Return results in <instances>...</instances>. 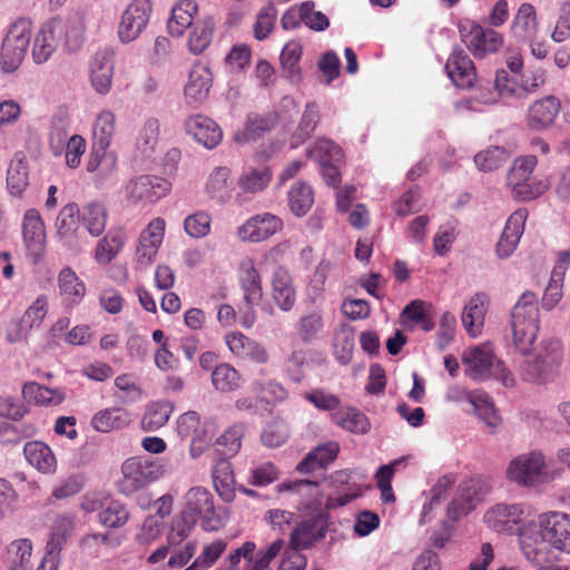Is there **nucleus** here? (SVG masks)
I'll use <instances>...</instances> for the list:
<instances>
[{
    "mask_svg": "<svg viewBox=\"0 0 570 570\" xmlns=\"http://www.w3.org/2000/svg\"><path fill=\"white\" fill-rule=\"evenodd\" d=\"M212 476L215 490L220 499L225 502H233L236 493L230 462L226 459L219 460L213 469Z\"/></svg>",
    "mask_w": 570,
    "mask_h": 570,
    "instance_id": "nucleus-42",
    "label": "nucleus"
},
{
    "mask_svg": "<svg viewBox=\"0 0 570 570\" xmlns=\"http://www.w3.org/2000/svg\"><path fill=\"white\" fill-rule=\"evenodd\" d=\"M126 238V233L122 229L109 230L97 244L95 250V259L97 263H110L122 249Z\"/></svg>",
    "mask_w": 570,
    "mask_h": 570,
    "instance_id": "nucleus-45",
    "label": "nucleus"
},
{
    "mask_svg": "<svg viewBox=\"0 0 570 570\" xmlns=\"http://www.w3.org/2000/svg\"><path fill=\"white\" fill-rule=\"evenodd\" d=\"M153 13L150 0H131L120 14L117 36L121 43H130L146 30Z\"/></svg>",
    "mask_w": 570,
    "mask_h": 570,
    "instance_id": "nucleus-14",
    "label": "nucleus"
},
{
    "mask_svg": "<svg viewBox=\"0 0 570 570\" xmlns=\"http://www.w3.org/2000/svg\"><path fill=\"white\" fill-rule=\"evenodd\" d=\"M277 492H292L301 498L298 509L314 510L322 504V493L317 482L308 480H288L276 487Z\"/></svg>",
    "mask_w": 570,
    "mask_h": 570,
    "instance_id": "nucleus-27",
    "label": "nucleus"
},
{
    "mask_svg": "<svg viewBox=\"0 0 570 570\" xmlns=\"http://www.w3.org/2000/svg\"><path fill=\"white\" fill-rule=\"evenodd\" d=\"M75 515L69 513L59 514L51 525L50 538L47 542V554H58L75 530Z\"/></svg>",
    "mask_w": 570,
    "mask_h": 570,
    "instance_id": "nucleus-39",
    "label": "nucleus"
},
{
    "mask_svg": "<svg viewBox=\"0 0 570 570\" xmlns=\"http://www.w3.org/2000/svg\"><path fill=\"white\" fill-rule=\"evenodd\" d=\"M274 119L267 116L249 115L247 117L245 128L235 134L234 139L238 144H246L255 140L262 134L269 131L274 127Z\"/></svg>",
    "mask_w": 570,
    "mask_h": 570,
    "instance_id": "nucleus-57",
    "label": "nucleus"
},
{
    "mask_svg": "<svg viewBox=\"0 0 570 570\" xmlns=\"http://www.w3.org/2000/svg\"><path fill=\"white\" fill-rule=\"evenodd\" d=\"M59 295L67 307L78 305L86 295V285L69 266L63 267L57 277Z\"/></svg>",
    "mask_w": 570,
    "mask_h": 570,
    "instance_id": "nucleus-33",
    "label": "nucleus"
},
{
    "mask_svg": "<svg viewBox=\"0 0 570 570\" xmlns=\"http://www.w3.org/2000/svg\"><path fill=\"white\" fill-rule=\"evenodd\" d=\"M340 452V444L336 441H328L316 446L298 464L297 471L308 473L316 468H322L333 462Z\"/></svg>",
    "mask_w": 570,
    "mask_h": 570,
    "instance_id": "nucleus-40",
    "label": "nucleus"
},
{
    "mask_svg": "<svg viewBox=\"0 0 570 570\" xmlns=\"http://www.w3.org/2000/svg\"><path fill=\"white\" fill-rule=\"evenodd\" d=\"M23 397L41 406H56L65 400V393L37 382H28L22 387Z\"/></svg>",
    "mask_w": 570,
    "mask_h": 570,
    "instance_id": "nucleus-47",
    "label": "nucleus"
},
{
    "mask_svg": "<svg viewBox=\"0 0 570 570\" xmlns=\"http://www.w3.org/2000/svg\"><path fill=\"white\" fill-rule=\"evenodd\" d=\"M165 229V219L156 217L141 230L135 250V262L139 267L145 268L154 262L163 244Z\"/></svg>",
    "mask_w": 570,
    "mask_h": 570,
    "instance_id": "nucleus-16",
    "label": "nucleus"
},
{
    "mask_svg": "<svg viewBox=\"0 0 570 570\" xmlns=\"http://www.w3.org/2000/svg\"><path fill=\"white\" fill-rule=\"evenodd\" d=\"M302 46L299 42H287L281 52V65L286 78L293 82H298L302 79L301 68L298 62L302 58Z\"/></svg>",
    "mask_w": 570,
    "mask_h": 570,
    "instance_id": "nucleus-54",
    "label": "nucleus"
},
{
    "mask_svg": "<svg viewBox=\"0 0 570 570\" xmlns=\"http://www.w3.org/2000/svg\"><path fill=\"white\" fill-rule=\"evenodd\" d=\"M29 185L27 165L21 161L11 163L7 171V188L12 196H21Z\"/></svg>",
    "mask_w": 570,
    "mask_h": 570,
    "instance_id": "nucleus-64",
    "label": "nucleus"
},
{
    "mask_svg": "<svg viewBox=\"0 0 570 570\" xmlns=\"http://www.w3.org/2000/svg\"><path fill=\"white\" fill-rule=\"evenodd\" d=\"M537 165L538 159L534 155L520 156L513 161L508 173L507 185L517 200L529 202L535 199L549 188L547 180L532 178Z\"/></svg>",
    "mask_w": 570,
    "mask_h": 570,
    "instance_id": "nucleus-6",
    "label": "nucleus"
},
{
    "mask_svg": "<svg viewBox=\"0 0 570 570\" xmlns=\"http://www.w3.org/2000/svg\"><path fill=\"white\" fill-rule=\"evenodd\" d=\"M196 521L200 520L206 531L217 530L223 519L215 508L214 495L204 487H193L184 495L183 510Z\"/></svg>",
    "mask_w": 570,
    "mask_h": 570,
    "instance_id": "nucleus-11",
    "label": "nucleus"
},
{
    "mask_svg": "<svg viewBox=\"0 0 570 570\" xmlns=\"http://www.w3.org/2000/svg\"><path fill=\"white\" fill-rule=\"evenodd\" d=\"M50 22L68 51L73 52L81 48L86 32L85 16L81 12H72L66 18H55Z\"/></svg>",
    "mask_w": 570,
    "mask_h": 570,
    "instance_id": "nucleus-21",
    "label": "nucleus"
},
{
    "mask_svg": "<svg viewBox=\"0 0 570 570\" xmlns=\"http://www.w3.org/2000/svg\"><path fill=\"white\" fill-rule=\"evenodd\" d=\"M190 28L187 48L193 55L203 53L210 45L214 32L215 23L212 18H204L197 20Z\"/></svg>",
    "mask_w": 570,
    "mask_h": 570,
    "instance_id": "nucleus-43",
    "label": "nucleus"
},
{
    "mask_svg": "<svg viewBox=\"0 0 570 570\" xmlns=\"http://www.w3.org/2000/svg\"><path fill=\"white\" fill-rule=\"evenodd\" d=\"M271 283L273 301L283 312H289L296 303V291L291 274L283 266H277Z\"/></svg>",
    "mask_w": 570,
    "mask_h": 570,
    "instance_id": "nucleus-29",
    "label": "nucleus"
},
{
    "mask_svg": "<svg viewBox=\"0 0 570 570\" xmlns=\"http://www.w3.org/2000/svg\"><path fill=\"white\" fill-rule=\"evenodd\" d=\"M185 128L188 135L208 149L215 148L223 138L220 127L213 119L203 115L189 117L185 122Z\"/></svg>",
    "mask_w": 570,
    "mask_h": 570,
    "instance_id": "nucleus-26",
    "label": "nucleus"
},
{
    "mask_svg": "<svg viewBox=\"0 0 570 570\" xmlns=\"http://www.w3.org/2000/svg\"><path fill=\"white\" fill-rule=\"evenodd\" d=\"M333 422L340 428L355 434H364L370 430V421L355 407H340L332 414Z\"/></svg>",
    "mask_w": 570,
    "mask_h": 570,
    "instance_id": "nucleus-44",
    "label": "nucleus"
},
{
    "mask_svg": "<svg viewBox=\"0 0 570 570\" xmlns=\"http://www.w3.org/2000/svg\"><path fill=\"white\" fill-rule=\"evenodd\" d=\"M165 474L164 464L157 459L146 456H131L121 464V478L117 481V489L125 495L146 488Z\"/></svg>",
    "mask_w": 570,
    "mask_h": 570,
    "instance_id": "nucleus-5",
    "label": "nucleus"
},
{
    "mask_svg": "<svg viewBox=\"0 0 570 570\" xmlns=\"http://www.w3.org/2000/svg\"><path fill=\"white\" fill-rule=\"evenodd\" d=\"M114 62L107 51L97 52L90 62V81L94 89L100 94L109 92L112 82Z\"/></svg>",
    "mask_w": 570,
    "mask_h": 570,
    "instance_id": "nucleus-35",
    "label": "nucleus"
},
{
    "mask_svg": "<svg viewBox=\"0 0 570 570\" xmlns=\"http://www.w3.org/2000/svg\"><path fill=\"white\" fill-rule=\"evenodd\" d=\"M225 342L229 351L237 357L252 360L259 364H264L268 361L266 348L240 332L226 334Z\"/></svg>",
    "mask_w": 570,
    "mask_h": 570,
    "instance_id": "nucleus-30",
    "label": "nucleus"
},
{
    "mask_svg": "<svg viewBox=\"0 0 570 570\" xmlns=\"http://www.w3.org/2000/svg\"><path fill=\"white\" fill-rule=\"evenodd\" d=\"M171 189L167 179L155 175L132 177L124 187L125 199L130 205L156 204Z\"/></svg>",
    "mask_w": 570,
    "mask_h": 570,
    "instance_id": "nucleus-12",
    "label": "nucleus"
},
{
    "mask_svg": "<svg viewBox=\"0 0 570 570\" xmlns=\"http://www.w3.org/2000/svg\"><path fill=\"white\" fill-rule=\"evenodd\" d=\"M198 11L197 3L194 0H180L171 9V16L168 20V31L173 37H181L185 30L195 22L194 18Z\"/></svg>",
    "mask_w": 570,
    "mask_h": 570,
    "instance_id": "nucleus-38",
    "label": "nucleus"
},
{
    "mask_svg": "<svg viewBox=\"0 0 570 570\" xmlns=\"http://www.w3.org/2000/svg\"><path fill=\"white\" fill-rule=\"evenodd\" d=\"M31 31L32 23L26 18L9 24L0 48V70L3 73H13L21 66L30 45Z\"/></svg>",
    "mask_w": 570,
    "mask_h": 570,
    "instance_id": "nucleus-8",
    "label": "nucleus"
},
{
    "mask_svg": "<svg viewBox=\"0 0 570 570\" xmlns=\"http://www.w3.org/2000/svg\"><path fill=\"white\" fill-rule=\"evenodd\" d=\"M227 541L224 539L214 540L205 543L189 566H185L180 570H207L212 568L216 561L223 556L227 549Z\"/></svg>",
    "mask_w": 570,
    "mask_h": 570,
    "instance_id": "nucleus-51",
    "label": "nucleus"
},
{
    "mask_svg": "<svg viewBox=\"0 0 570 570\" xmlns=\"http://www.w3.org/2000/svg\"><path fill=\"white\" fill-rule=\"evenodd\" d=\"M540 324L538 297L531 291L524 292L511 311V330L513 343L522 353L531 351L537 338Z\"/></svg>",
    "mask_w": 570,
    "mask_h": 570,
    "instance_id": "nucleus-3",
    "label": "nucleus"
},
{
    "mask_svg": "<svg viewBox=\"0 0 570 570\" xmlns=\"http://www.w3.org/2000/svg\"><path fill=\"white\" fill-rule=\"evenodd\" d=\"M234 190L232 171L228 167H215L208 175L204 191L212 200L224 204L230 199Z\"/></svg>",
    "mask_w": 570,
    "mask_h": 570,
    "instance_id": "nucleus-32",
    "label": "nucleus"
},
{
    "mask_svg": "<svg viewBox=\"0 0 570 570\" xmlns=\"http://www.w3.org/2000/svg\"><path fill=\"white\" fill-rule=\"evenodd\" d=\"M561 111V100L553 95L535 99L528 107L525 124L531 130L543 131L553 126Z\"/></svg>",
    "mask_w": 570,
    "mask_h": 570,
    "instance_id": "nucleus-20",
    "label": "nucleus"
},
{
    "mask_svg": "<svg viewBox=\"0 0 570 570\" xmlns=\"http://www.w3.org/2000/svg\"><path fill=\"white\" fill-rule=\"evenodd\" d=\"M538 30L537 12L531 3H522L512 22V32L519 39L529 40Z\"/></svg>",
    "mask_w": 570,
    "mask_h": 570,
    "instance_id": "nucleus-48",
    "label": "nucleus"
},
{
    "mask_svg": "<svg viewBox=\"0 0 570 570\" xmlns=\"http://www.w3.org/2000/svg\"><path fill=\"white\" fill-rule=\"evenodd\" d=\"M174 406L169 402H154L148 405L141 419V428L144 431L153 432L163 428L169 420Z\"/></svg>",
    "mask_w": 570,
    "mask_h": 570,
    "instance_id": "nucleus-53",
    "label": "nucleus"
},
{
    "mask_svg": "<svg viewBox=\"0 0 570 570\" xmlns=\"http://www.w3.org/2000/svg\"><path fill=\"white\" fill-rule=\"evenodd\" d=\"M272 179V171L268 167L247 168L239 176L237 184L245 194H256L264 190Z\"/></svg>",
    "mask_w": 570,
    "mask_h": 570,
    "instance_id": "nucleus-52",
    "label": "nucleus"
},
{
    "mask_svg": "<svg viewBox=\"0 0 570 570\" xmlns=\"http://www.w3.org/2000/svg\"><path fill=\"white\" fill-rule=\"evenodd\" d=\"M283 546V539L259 549L254 541H245L227 557L226 570H273L271 563L278 557Z\"/></svg>",
    "mask_w": 570,
    "mask_h": 570,
    "instance_id": "nucleus-9",
    "label": "nucleus"
},
{
    "mask_svg": "<svg viewBox=\"0 0 570 570\" xmlns=\"http://www.w3.org/2000/svg\"><path fill=\"white\" fill-rule=\"evenodd\" d=\"M57 233L62 238H71L79 227V208L70 203L63 206L56 220Z\"/></svg>",
    "mask_w": 570,
    "mask_h": 570,
    "instance_id": "nucleus-62",
    "label": "nucleus"
},
{
    "mask_svg": "<svg viewBox=\"0 0 570 570\" xmlns=\"http://www.w3.org/2000/svg\"><path fill=\"white\" fill-rule=\"evenodd\" d=\"M488 489L484 482L476 478L466 480L460 488V494L448 505V517L458 521L470 513L483 500Z\"/></svg>",
    "mask_w": 570,
    "mask_h": 570,
    "instance_id": "nucleus-17",
    "label": "nucleus"
},
{
    "mask_svg": "<svg viewBox=\"0 0 570 570\" xmlns=\"http://www.w3.org/2000/svg\"><path fill=\"white\" fill-rule=\"evenodd\" d=\"M327 532V521L322 515H314L295 522L289 535L288 546L298 551L314 547L322 541Z\"/></svg>",
    "mask_w": 570,
    "mask_h": 570,
    "instance_id": "nucleus-18",
    "label": "nucleus"
},
{
    "mask_svg": "<svg viewBox=\"0 0 570 570\" xmlns=\"http://www.w3.org/2000/svg\"><path fill=\"white\" fill-rule=\"evenodd\" d=\"M243 436L242 425L229 426L216 439L214 443L216 452L226 460L235 456L240 450Z\"/></svg>",
    "mask_w": 570,
    "mask_h": 570,
    "instance_id": "nucleus-56",
    "label": "nucleus"
},
{
    "mask_svg": "<svg viewBox=\"0 0 570 570\" xmlns=\"http://www.w3.org/2000/svg\"><path fill=\"white\" fill-rule=\"evenodd\" d=\"M471 405L473 406L474 414L488 426L497 428L501 423V419L494 407V404L485 392L476 390Z\"/></svg>",
    "mask_w": 570,
    "mask_h": 570,
    "instance_id": "nucleus-60",
    "label": "nucleus"
},
{
    "mask_svg": "<svg viewBox=\"0 0 570 570\" xmlns=\"http://www.w3.org/2000/svg\"><path fill=\"white\" fill-rule=\"evenodd\" d=\"M562 357L561 342L556 337L543 338L534 358L522 364L521 376L531 383H547L553 379Z\"/></svg>",
    "mask_w": 570,
    "mask_h": 570,
    "instance_id": "nucleus-7",
    "label": "nucleus"
},
{
    "mask_svg": "<svg viewBox=\"0 0 570 570\" xmlns=\"http://www.w3.org/2000/svg\"><path fill=\"white\" fill-rule=\"evenodd\" d=\"M131 417L128 411L120 407L105 409L97 412L92 420V428L101 433H108L114 430H121L128 426Z\"/></svg>",
    "mask_w": 570,
    "mask_h": 570,
    "instance_id": "nucleus-41",
    "label": "nucleus"
},
{
    "mask_svg": "<svg viewBox=\"0 0 570 570\" xmlns=\"http://www.w3.org/2000/svg\"><path fill=\"white\" fill-rule=\"evenodd\" d=\"M23 453L26 460L36 468L39 472L45 474H52L57 470V460L50 449L43 442L30 441L23 446Z\"/></svg>",
    "mask_w": 570,
    "mask_h": 570,
    "instance_id": "nucleus-36",
    "label": "nucleus"
},
{
    "mask_svg": "<svg viewBox=\"0 0 570 570\" xmlns=\"http://www.w3.org/2000/svg\"><path fill=\"white\" fill-rule=\"evenodd\" d=\"M489 297L484 293L474 294L465 304L462 313V324L469 335L478 336L484 325Z\"/></svg>",
    "mask_w": 570,
    "mask_h": 570,
    "instance_id": "nucleus-34",
    "label": "nucleus"
},
{
    "mask_svg": "<svg viewBox=\"0 0 570 570\" xmlns=\"http://www.w3.org/2000/svg\"><path fill=\"white\" fill-rule=\"evenodd\" d=\"M445 71L451 81L459 88H470L476 79L473 61L461 48H453L445 63Z\"/></svg>",
    "mask_w": 570,
    "mask_h": 570,
    "instance_id": "nucleus-22",
    "label": "nucleus"
},
{
    "mask_svg": "<svg viewBox=\"0 0 570 570\" xmlns=\"http://www.w3.org/2000/svg\"><path fill=\"white\" fill-rule=\"evenodd\" d=\"M32 543L29 539H18L8 547L9 570H30Z\"/></svg>",
    "mask_w": 570,
    "mask_h": 570,
    "instance_id": "nucleus-58",
    "label": "nucleus"
},
{
    "mask_svg": "<svg viewBox=\"0 0 570 570\" xmlns=\"http://www.w3.org/2000/svg\"><path fill=\"white\" fill-rule=\"evenodd\" d=\"M82 223L91 236L104 233L107 224V209L102 204L90 203L82 209Z\"/></svg>",
    "mask_w": 570,
    "mask_h": 570,
    "instance_id": "nucleus-59",
    "label": "nucleus"
},
{
    "mask_svg": "<svg viewBox=\"0 0 570 570\" xmlns=\"http://www.w3.org/2000/svg\"><path fill=\"white\" fill-rule=\"evenodd\" d=\"M23 242L28 253L38 261L45 252L46 232L41 216L37 209H28L22 222Z\"/></svg>",
    "mask_w": 570,
    "mask_h": 570,
    "instance_id": "nucleus-24",
    "label": "nucleus"
},
{
    "mask_svg": "<svg viewBox=\"0 0 570 570\" xmlns=\"http://www.w3.org/2000/svg\"><path fill=\"white\" fill-rule=\"evenodd\" d=\"M519 544L533 564L549 562L551 551L570 554V513L559 510L540 513L520 531Z\"/></svg>",
    "mask_w": 570,
    "mask_h": 570,
    "instance_id": "nucleus-1",
    "label": "nucleus"
},
{
    "mask_svg": "<svg viewBox=\"0 0 570 570\" xmlns=\"http://www.w3.org/2000/svg\"><path fill=\"white\" fill-rule=\"evenodd\" d=\"M283 229L281 217L272 213H262L248 218L237 229V236L243 242L259 243Z\"/></svg>",
    "mask_w": 570,
    "mask_h": 570,
    "instance_id": "nucleus-19",
    "label": "nucleus"
},
{
    "mask_svg": "<svg viewBox=\"0 0 570 570\" xmlns=\"http://www.w3.org/2000/svg\"><path fill=\"white\" fill-rule=\"evenodd\" d=\"M238 281L246 305L255 306L263 297L262 278L252 258H244L238 267Z\"/></svg>",
    "mask_w": 570,
    "mask_h": 570,
    "instance_id": "nucleus-28",
    "label": "nucleus"
},
{
    "mask_svg": "<svg viewBox=\"0 0 570 570\" xmlns=\"http://www.w3.org/2000/svg\"><path fill=\"white\" fill-rule=\"evenodd\" d=\"M320 108L316 102H307L302 115L297 129L292 136L291 147L297 148L307 140L317 127L320 121Z\"/></svg>",
    "mask_w": 570,
    "mask_h": 570,
    "instance_id": "nucleus-50",
    "label": "nucleus"
},
{
    "mask_svg": "<svg viewBox=\"0 0 570 570\" xmlns=\"http://www.w3.org/2000/svg\"><path fill=\"white\" fill-rule=\"evenodd\" d=\"M400 323L410 331L430 332L434 328L431 305L422 299L411 301L400 314Z\"/></svg>",
    "mask_w": 570,
    "mask_h": 570,
    "instance_id": "nucleus-31",
    "label": "nucleus"
},
{
    "mask_svg": "<svg viewBox=\"0 0 570 570\" xmlns=\"http://www.w3.org/2000/svg\"><path fill=\"white\" fill-rule=\"evenodd\" d=\"M404 461L405 459L401 458L391 461L389 464L381 465L374 475L376 487L381 492V500L386 504L394 503L396 500L392 489V480L397 466H400Z\"/></svg>",
    "mask_w": 570,
    "mask_h": 570,
    "instance_id": "nucleus-55",
    "label": "nucleus"
},
{
    "mask_svg": "<svg viewBox=\"0 0 570 570\" xmlns=\"http://www.w3.org/2000/svg\"><path fill=\"white\" fill-rule=\"evenodd\" d=\"M505 474L508 480L524 488H534L552 479L546 456L539 450L518 454L508 464Z\"/></svg>",
    "mask_w": 570,
    "mask_h": 570,
    "instance_id": "nucleus-10",
    "label": "nucleus"
},
{
    "mask_svg": "<svg viewBox=\"0 0 570 570\" xmlns=\"http://www.w3.org/2000/svg\"><path fill=\"white\" fill-rule=\"evenodd\" d=\"M197 521L181 511L176 515L166 537V544L158 547L147 559L150 564L161 563L163 570H180L196 556L198 543L185 540Z\"/></svg>",
    "mask_w": 570,
    "mask_h": 570,
    "instance_id": "nucleus-2",
    "label": "nucleus"
},
{
    "mask_svg": "<svg viewBox=\"0 0 570 570\" xmlns=\"http://www.w3.org/2000/svg\"><path fill=\"white\" fill-rule=\"evenodd\" d=\"M465 375L475 382L494 379L504 386H512L514 379L504 363L497 358L490 345H481L466 351L463 355Z\"/></svg>",
    "mask_w": 570,
    "mask_h": 570,
    "instance_id": "nucleus-4",
    "label": "nucleus"
},
{
    "mask_svg": "<svg viewBox=\"0 0 570 570\" xmlns=\"http://www.w3.org/2000/svg\"><path fill=\"white\" fill-rule=\"evenodd\" d=\"M324 328V320L321 311H313L301 316L297 324V334L304 343H309L318 337Z\"/></svg>",
    "mask_w": 570,
    "mask_h": 570,
    "instance_id": "nucleus-63",
    "label": "nucleus"
},
{
    "mask_svg": "<svg viewBox=\"0 0 570 570\" xmlns=\"http://www.w3.org/2000/svg\"><path fill=\"white\" fill-rule=\"evenodd\" d=\"M115 131V114L109 109H104L98 112L92 125V142L100 145L102 149H108L111 145Z\"/></svg>",
    "mask_w": 570,
    "mask_h": 570,
    "instance_id": "nucleus-49",
    "label": "nucleus"
},
{
    "mask_svg": "<svg viewBox=\"0 0 570 570\" xmlns=\"http://www.w3.org/2000/svg\"><path fill=\"white\" fill-rule=\"evenodd\" d=\"M527 218L525 209H518L509 216L495 246L497 255L500 258H508L514 253L523 235Z\"/></svg>",
    "mask_w": 570,
    "mask_h": 570,
    "instance_id": "nucleus-23",
    "label": "nucleus"
},
{
    "mask_svg": "<svg viewBox=\"0 0 570 570\" xmlns=\"http://www.w3.org/2000/svg\"><path fill=\"white\" fill-rule=\"evenodd\" d=\"M287 202L291 212L297 216H305L314 204V191L304 181H296L287 193Z\"/></svg>",
    "mask_w": 570,
    "mask_h": 570,
    "instance_id": "nucleus-46",
    "label": "nucleus"
},
{
    "mask_svg": "<svg viewBox=\"0 0 570 570\" xmlns=\"http://www.w3.org/2000/svg\"><path fill=\"white\" fill-rule=\"evenodd\" d=\"M214 387L220 392H232L240 386V375L229 364L222 363L212 372Z\"/></svg>",
    "mask_w": 570,
    "mask_h": 570,
    "instance_id": "nucleus-61",
    "label": "nucleus"
},
{
    "mask_svg": "<svg viewBox=\"0 0 570 570\" xmlns=\"http://www.w3.org/2000/svg\"><path fill=\"white\" fill-rule=\"evenodd\" d=\"M459 32L462 42L475 58L494 53L503 45V38L498 31L483 28L471 20L461 21Z\"/></svg>",
    "mask_w": 570,
    "mask_h": 570,
    "instance_id": "nucleus-13",
    "label": "nucleus"
},
{
    "mask_svg": "<svg viewBox=\"0 0 570 570\" xmlns=\"http://www.w3.org/2000/svg\"><path fill=\"white\" fill-rule=\"evenodd\" d=\"M57 35L50 20L45 22L35 36L31 55L35 63L47 62L57 50Z\"/></svg>",
    "mask_w": 570,
    "mask_h": 570,
    "instance_id": "nucleus-37",
    "label": "nucleus"
},
{
    "mask_svg": "<svg viewBox=\"0 0 570 570\" xmlns=\"http://www.w3.org/2000/svg\"><path fill=\"white\" fill-rule=\"evenodd\" d=\"M213 85V75L210 69L202 63L191 67L188 81L185 85L184 95L187 104L193 107L204 102Z\"/></svg>",
    "mask_w": 570,
    "mask_h": 570,
    "instance_id": "nucleus-25",
    "label": "nucleus"
},
{
    "mask_svg": "<svg viewBox=\"0 0 570 570\" xmlns=\"http://www.w3.org/2000/svg\"><path fill=\"white\" fill-rule=\"evenodd\" d=\"M525 510L522 503H498L491 507L483 515L484 523L499 533H514L527 525L521 527Z\"/></svg>",
    "mask_w": 570,
    "mask_h": 570,
    "instance_id": "nucleus-15",
    "label": "nucleus"
}]
</instances>
